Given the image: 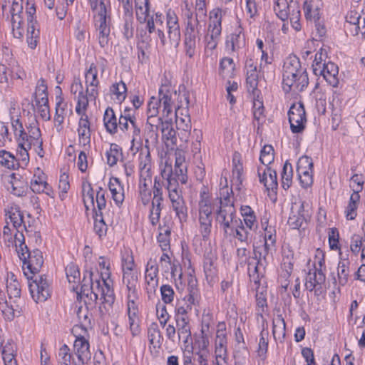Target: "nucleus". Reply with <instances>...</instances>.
Masks as SVG:
<instances>
[{"instance_id":"obj_48","label":"nucleus","mask_w":365,"mask_h":365,"mask_svg":"<svg viewBox=\"0 0 365 365\" xmlns=\"http://www.w3.org/2000/svg\"><path fill=\"white\" fill-rule=\"evenodd\" d=\"M91 9L96 14V18L98 19H106L110 18L108 14L107 7L103 0H89Z\"/></svg>"},{"instance_id":"obj_4","label":"nucleus","mask_w":365,"mask_h":365,"mask_svg":"<svg viewBox=\"0 0 365 365\" xmlns=\"http://www.w3.org/2000/svg\"><path fill=\"white\" fill-rule=\"evenodd\" d=\"M290 128L294 133H300L305 129L307 123L306 112L304 104L299 102L294 103L288 111Z\"/></svg>"},{"instance_id":"obj_20","label":"nucleus","mask_w":365,"mask_h":365,"mask_svg":"<svg viewBox=\"0 0 365 365\" xmlns=\"http://www.w3.org/2000/svg\"><path fill=\"white\" fill-rule=\"evenodd\" d=\"M78 90V101L76 107V112L77 114L82 116L83 114H86V110L88 106V95L85 94L83 91V85L80 80L75 81L71 85V92L76 93Z\"/></svg>"},{"instance_id":"obj_23","label":"nucleus","mask_w":365,"mask_h":365,"mask_svg":"<svg viewBox=\"0 0 365 365\" xmlns=\"http://www.w3.org/2000/svg\"><path fill=\"white\" fill-rule=\"evenodd\" d=\"M78 134L79 144L83 147L90 146L91 143V128L88 115L83 114L78 122Z\"/></svg>"},{"instance_id":"obj_15","label":"nucleus","mask_w":365,"mask_h":365,"mask_svg":"<svg viewBox=\"0 0 365 365\" xmlns=\"http://www.w3.org/2000/svg\"><path fill=\"white\" fill-rule=\"evenodd\" d=\"M217 257L212 252H208L204 255L203 268L206 280L212 284L216 281L217 277Z\"/></svg>"},{"instance_id":"obj_26","label":"nucleus","mask_w":365,"mask_h":365,"mask_svg":"<svg viewBox=\"0 0 365 365\" xmlns=\"http://www.w3.org/2000/svg\"><path fill=\"white\" fill-rule=\"evenodd\" d=\"M103 289H101V299H103V307H100V311L101 313H104L103 308L106 312H108L115 302V294L113 289L110 287L108 280L102 279Z\"/></svg>"},{"instance_id":"obj_7","label":"nucleus","mask_w":365,"mask_h":365,"mask_svg":"<svg viewBox=\"0 0 365 365\" xmlns=\"http://www.w3.org/2000/svg\"><path fill=\"white\" fill-rule=\"evenodd\" d=\"M258 176L259 182L264 185L270 199L275 202L277 200V193L278 188L277 172L269 167H267L261 173L260 168H258Z\"/></svg>"},{"instance_id":"obj_6","label":"nucleus","mask_w":365,"mask_h":365,"mask_svg":"<svg viewBox=\"0 0 365 365\" xmlns=\"http://www.w3.org/2000/svg\"><path fill=\"white\" fill-rule=\"evenodd\" d=\"M236 217V211L232 204H226L220 206L216 212V221L220 225L224 230L225 235L228 234V230H234V220Z\"/></svg>"},{"instance_id":"obj_42","label":"nucleus","mask_w":365,"mask_h":365,"mask_svg":"<svg viewBox=\"0 0 365 365\" xmlns=\"http://www.w3.org/2000/svg\"><path fill=\"white\" fill-rule=\"evenodd\" d=\"M289 7L290 4L287 0H274V11L278 18L283 21H286L290 14Z\"/></svg>"},{"instance_id":"obj_30","label":"nucleus","mask_w":365,"mask_h":365,"mask_svg":"<svg viewBox=\"0 0 365 365\" xmlns=\"http://www.w3.org/2000/svg\"><path fill=\"white\" fill-rule=\"evenodd\" d=\"M10 177L11 193L18 197L26 195L28 190L27 182L21 175H16V173H12Z\"/></svg>"},{"instance_id":"obj_1","label":"nucleus","mask_w":365,"mask_h":365,"mask_svg":"<svg viewBox=\"0 0 365 365\" xmlns=\"http://www.w3.org/2000/svg\"><path fill=\"white\" fill-rule=\"evenodd\" d=\"M309 84L308 73L302 68L299 58L296 56L287 58L283 66L282 88L285 93L292 89L303 91Z\"/></svg>"},{"instance_id":"obj_13","label":"nucleus","mask_w":365,"mask_h":365,"mask_svg":"<svg viewBox=\"0 0 365 365\" xmlns=\"http://www.w3.org/2000/svg\"><path fill=\"white\" fill-rule=\"evenodd\" d=\"M98 70L96 66L93 63L90 65L89 68L86 71L85 74L86 93L89 98L93 100L98 96V91L96 88L99 86V81L97 78Z\"/></svg>"},{"instance_id":"obj_46","label":"nucleus","mask_w":365,"mask_h":365,"mask_svg":"<svg viewBox=\"0 0 365 365\" xmlns=\"http://www.w3.org/2000/svg\"><path fill=\"white\" fill-rule=\"evenodd\" d=\"M199 231L204 240H207L210 237L212 230V217L199 216Z\"/></svg>"},{"instance_id":"obj_43","label":"nucleus","mask_w":365,"mask_h":365,"mask_svg":"<svg viewBox=\"0 0 365 365\" xmlns=\"http://www.w3.org/2000/svg\"><path fill=\"white\" fill-rule=\"evenodd\" d=\"M165 123L163 121L160 117L158 115L151 116L150 115H148L147 118V129L149 130L148 134L151 133L150 135V138L154 136L155 140L158 139V130L160 128H162V125Z\"/></svg>"},{"instance_id":"obj_62","label":"nucleus","mask_w":365,"mask_h":365,"mask_svg":"<svg viewBox=\"0 0 365 365\" xmlns=\"http://www.w3.org/2000/svg\"><path fill=\"white\" fill-rule=\"evenodd\" d=\"M68 178V175L65 173L60 175L58 188L60 190L59 197L61 200H64L70 188Z\"/></svg>"},{"instance_id":"obj_17","label":"nucleus","mask_w":365,"mask_h":365,"mask_svg":"<svg viewBox=\"0 0 365 365\" xmlns=\"http://www.w3.org/2000/svg\"><path fill=\"white\" fill-rule=\"evenodd\" d=\"M73 348L78 360L83 364L88 363L91 358L88 341L84 336H77L74 341Z\"/></svg>"},{"instance_id":"obj_2","label":"nucleus","mask_w":365,"mask_h":365,"mask_svg":"<svg viewBox=\"0 0 365 365\" xmlns=\"http://www.w3.org/2000/svg\"><path fill=\"white\" fill-rule=\"evenodd\" d=\"M27 279L31 295L36 303L45 302L50 297V286L45 275L28 276Z\"/></svg>"},{"instance_id":"obj_64","label":"nucleus","mask_w":365,"mask_h":365,"mask_svg":"<svg viewBox=\"0 0 365 365\" xmlns=\"http://www.w3.org/2000/svg\"><path fill=\"white\" fill-rule=\"evenodd\" d=\"M364 239L359 235H354L351 238V245L350 249L351 252L357 255L361 250L362 251V248L365 246L364 245Z\"/></svg>"},{"instance_id":"obj_41","label":"nucleus","mask_w":365,"mask_h":365,"mask_svg":"<svg viewBox=\"0 0 365 365\" xmlns=\"http://www.w3.org/2000/svg\"><path fill=\"white\" fill-rule=\"evenodd\" d=\"M272 334L275 339L283 340L286 336V323L282 314L273 319Z\"/></svg>"},{"instance_id":"obj_8","label":"nucleus","mask_w":365,"mask_h":365,"mask_svg":"<svg viewBox=\"0 0 365 365\" xmlns=\"http://www.w3.org/2000/svg\"><path fill=\"white\" fill-rule=\"evenodd\" d=\"M297 204L292 207L291 215L288 219V225L293 229H299L303 225V223H307L311 217L308 209L309 204L305 201L300 202V205L295 207Z\"/></svg>"},{"instance_id":"obj_33","label":"nucleus","mask_w":365,"mask_h":365,"mask_svg":"<svg viewBox=\"0 0 365 365\" xmlns=\"http://www.w3.org/2000/svg\"><path fill=\"white\" fill-rule=\"evenodd\" d=\"M338 74V66L335 63L329 61L325 66L324 73L322 74V76L330 86L336 87L339 84Z\"/></svg>"},{"instance_id":"obj_47","label":"nucleus","mask_w":365,"mask_h":365,"mask_svg":"<svg viewBox=\"0 0 365 365\" xmlns=\"http://www.w3.org/2000/svg\"><path fill=\"white\" fill-rule=\"evenodd\" d=\"M40 38V31L36 29V24H28L27 38L28 46L31 49H35L38 45Z\"/></svg>"},{"instance_id":"obj_18","label":"nucleus","mask_w":365,"mask_h":365,"mask_svg":"<svg viewBox=\"0 0 365 365\" xmlns=\"http://www.w3.org/2000/svg\"><path fill=\"white\" fill-rule=\"evenodd\" d=\"M5 216L9 218L14 228L16 230L23 227L26 230L24 223V217L19 205L15 203L8 204L4 208Z\"/></svg>"},{"instance_id":"obj_49","label":"nucleus","mask_w":365,"mask_h":365,"mask_svg":"<svg viewBox=\"0 0 365 365\" xmlns=\"http://www.w3.org/2000/svg\"><path fill=\"white\" fill-rule=\"evenodd\" d=\"M172 207L180 222H186L187 220V207L185 200L171 202Z\"/></svg>"},{"instance_id":"obj_32","label":"nucleus","mask_w":365,"mask_h":365,"mask_svg":"<svg viewBox=\"0 0 365 365\" xmlns=\"http://www.w3.org/2000/svg\"><path fill=\"white\" fill-rule=\"evenodd\" d=\"M46 175L40 168H37L33 178L31 181L30 187L34 192L41 193L48 187V183L46 180Z\"/></svg>"},{"instance_id":"obj_22","label":"nucleus","mask_w":365,"mask_h":365,"mask_svg":"<svg viewBox=\"0 0 365 365\" xmlns=\"http://www.w3.org/2000/svg\"><path fill=\"white\" fill-rule=\"evenodd\" d=\"M245 46V37L242 31L238 29L228 35L225 41V47L227 51L235 52Z\"/></svg>"},{"instance_id":"obj_24","label":"nucleus","mask_w":365,"mask_h":365,"mask_svg":"<svg viewBox=\"0 0 365 365\" xmlns=\"http://www.w3.org/2000/svg\"><path fill=\"white\" fill-rule=\"evenodd\" d=\"M152 182L151 175H146L143 176V174H140L139 180V196L141 202L143 205H148L151 199V190H150V185Z\"/></svg>"},{"instance_id":"obj_37","label":"nucleus","mask_w":365,"mask_h":365,"mask_svg":"<svg viewBox=\"0 0 365 365\" xmlns=\"http://www.w3.org/2000/svg\"><path fill=\"white\" fill-rule=\"evenodd\" d=\"M82 197L86 210H89L90 206L93 210L96 209L95 207L94 190L92 185L88 182H84L82 185Z\"/></svg>"},{"instance_id":"obj_3","label":"nucleus","mask_w":365,"mask_h":365,"mask_svg":"<svg viewBox=\"0 0 365 365\" xmlns=\"http://www.w3.org/2000/svg\"><path fill=\"white\" fill-rule=\"evenodd\" d=\"M227 10H222L220 8H215L210 12V17L212 24L209 27L212 28L210 31V39H207L206 48L210 50L216 48L219 37L222 31V19L225 15Z\"/></svg>"},{"instance_id":"obj_12","label":"nucleus","mask_w":365,"mask_h":365,"mask_svg":"<svg viewBox=\"0 0 365 365\" xmlns=\"http://www.w3.org/2000/svg\"><path fill=\"white\" fill-rule=\"evenodd\" d=\"M158 266L155 262L150 259L146 265L145 279L146 283V292L148 298L155 294L158 286Z\"/></svg>"},{"instance_id":"obj_38","label":"nucleus","mask_w":365,"mask_h":365,"mask_svg":"<svg viewBox=\"0 0 365 365\" xmlns=\"http://www.w3.org/2000/svg\"><path fill=\"white\" fill-rule=\"evenodd\" d=\"M148 338L150 345L154 348L161 346L163 338L156 322H153L148 328Z\"/></svg>"},{"instance_id":"obj_51","label":"nucleus","mask_w":365,"mask_h":365,"mask_svg":"<svg viewBox=\"0 0 365 365\" xmlns=\"http://www.w3.org/2000/svg\"><path fill=\"white\" fill-rule=\"evenodd\" d=\"M111 94L115 96L116 100L121 103L126 98L127 87L123 81L113 83L110 88Z\"/></svg>"},{"instance_id":"obj_35","label":"nucleus","mask_w":365,"mask_h":365,"mask_svg":"<svg viewBox=\"0 0 365 365\" xmlns=\"http://www.w3.org/2000/svg\"><path fill=\"white\" fill-rule=\"evenodd\" d=\"M139 167L141 172L140 174H143V176L148 174L150 175L151 156L150 148L148 145H145V148H141L139 155Z\"/></svg>"},{"instance_id":"obj_57","label":"nucleus","mask_w":365,"mask_h":365,"mask_svg":"<svg viewBox=\"0 0 365 365\" xmlns=\"http://www.w3.org/2000/svg\"><path fill=\"white\" fill-rule=\"evenodd\" d=\"M274 160V148L271 145H265L260 152V162L268 167Z\"/></svg>"},{"instance_id":"obj_39","label":"nucleus","mask_w":365,"mask_h":365,"mask_svg":"<svg viewBox=\"0 0 365 365\" xmlns=\"http://www.w3.org/2000/svg\"><path fill=\"white\" fill-rule=\"evenodd\" d=\"M93 217L94 219V231L96 234L100 238L106 236L108 226L104 221L103 212H98L96 209H93Z\"/></svg>"},{"instance_id":"obj_11","label":"nucleus","mask_w":365,"mask_h":365,"mask_svg":"<svg viewBox=\"0 0 365 365\" xmlns=\"http://www.w3.org/2000/svg\"><path fill=\"white\" fill-rule=\"evenodd\" d=\"M5 304L6 307L2 309V314L4 319L9 322L21 317L25 310V302L21 297L9 298V301Z\"/></svg>"},{"instance_id":"obj_9","label":"nucleus","mask_w":365,"mask_h":365,"mask_svg":"<svg viewBox=\"0 0 365 365\" xmlns=\"http://www.w3.org/2000/svg\"><path fill=\"white\" fill-rule=\"evenodd\" d=\"M199 26V21L197 19V14H196L195 24L187 22V26L185 31V48L186 55L190 58L194 56L196 48L197 38H198L199 31L197 26Z\"/></svg>"},{"instance_id":"obj_52","label":"nucleus","mask_w":365,"mask_h":365,"mask_svg":"<svg viewBox=\"0 0 365 365\" xmlns=\"http://www.w3.org/2000/svg\"><path fill=\"white\" fill-rule=\"evenodd\" d=\"M122 154V149L118 144H110V150L106 153L107 164L110 167L114 166L118 162V157Z\"/></svg>"},{"instance_id":"obj_29","label":"nucleus","mask_w":365,"mask_h":365,"mask_svg":"<svg viewBox=\"0 0 365 365\" xmlns=\"http://www.w3.org/2000/svg\"><path fill=\"white\" fill-rule=\"evenodd\" d=\"M261 69L257 71V68L249 69L247 71L246 83L249 93H251L255 97L259 98L260 91L258 89L259 73Z\"/></svg>"},{"instance_id":"obj_50","label":"nucleus","mask_w":365,"mask_h":365,"mask_svg":"<svg viewBox=\"0 0 365 365\" xmlns=\"http://www.w3.org/2000/svg\"><path fill=\"white\" fill-rule=\"evenodd\" d=\"M282 187L286 190H288L292 182L293 170L292 164L286 161L282 172Z\"/></svg>"},{"instance_id":"obj_19","label":"nucleus","mask_w":365,"mask_h":365,"mask_svg":"<svg viewBox=\"0 0 365 365\" xmlns=\"http://www.w3.org/2000/svg\"><path fill=\"white\" fill-rule=\"evenodd\" d=\"M43 262V253L38 249H34L26 255V265L30 274L33 275L40 271Z\"/></svg>"},{"instance_id":"obj_40","label":"nucleus","mask_w":365,"mask_h":365,"mask_svg":"<svg viewBox=\"0 0 365 365\" xmlns=\"http://www.w3.org/2000/svg\"><path fill=\"white\" fill-rule=\"evenodd\" d=\"M349 265L350 262L346 258H341L338 264L337 276L339 284L341 286H344L348 282L350 272Z\"/></svg>"},{"instance_id":"obj_61","label":"nucleus","mask_w":365,"mask_h":365,"mask_svg":"<svg viewBox=\"0 0 365 365\" xmlns=\"http://www.w3.org/2000/svg\"><path fill=\"white\" fill-rule=\"evenodd\" d=\"M66 274L69 283H76L80 279V271L78 267L74 263L68 264L66 269Z\"/></svg>"},{"instance_id":"obj_27","label":"nucleus","mask_w":365,"mask_h":365,"mask_svg":"<svg viewBox=\"0 0 365 365\" xmlns=\"http://www.w3.org/2000/svg\"><path fill=\"white\" fill-rule=\"evenodd\" d=\"M96 26L99 31V43L105 47L108 43L110 33V18L96 19Z\"/></svg>"},{"instance_id":"obj_31","label":"nucleus","mask_w":365,"mask_h":365,"mask_svg":"<svg viewBox=\"0 0 365 365\" xmlns=\"http://www.w3.org/2000/svg\"><path fill=\"white\" fill-rule=\"evenodd\" d=\"M256 259L257 260V262H248V273L254 282L257 284L259 283V277L263 276L265 267L268 263L259 259Z\"/></svg>"},{"instance_id":"obj_5","label":"nucleus","mask_w":365,"mask_h":365,"mask_svg":"<svg viewBox=\"0 0 365 365\" xmlns=\"http://www.w3.org/2000/svg\"><path fill=\"white\" fill-rule=\"evenodd\" d=\"M162 178L166 180L165 188L168 192V197L170 202L183 200L182 190L179 189V182L173 176V168L171 165H166L161 171Z\"/></svg>"},{"instance_id":"obj_59","label":"nucleus","mask_w":365,"mask_h":365,"mask_svg":"<svg viewBox=\"0 0 365 365\" xmlns=\"http://www.w3.org/2000/svg\"><path fill=\"white\" fill-rule=\"evenodd\" d=\"M209 346V339L207 335L205 333L203 329L201 330V334L195 341V346L197 349V353L210 352L207 347Z\"/></svg>"},{"instance_id":"obj_56","label":"nucleus","mask_w":365,"mask_h":365,"mask_svg":"<svg viewBox=\"0 0 365 365\" xmlns=\"http://www.w3.org/2000/svg\"><path fill=\"white\" fill-rule=\"evenodd\" d=\"M163 139L170 140L173 144L177 143L176 131L173 128V125L168 121H165L160 128Z\"/></svg>"},{"instance_id":"obj_54","label":"nucleus","mask_w":365,"mask_h":365,"mask_svg":"<svg viewBox=\"0 0 365 365\" xmlns=\"http://www.w3.org/2000/svg\"><path fill=\"white\" fill-rule=\"evenodd\" d=\"M235 341L237 342L236 346H238V350L236 351L235 356L240 357V354L244 357L249 356V351L245 346L242 332L239 327L235 330Z\"/></svg>"},{"instance_id":"obj_14","label":"nucleus","mask_w":365,"mask_h":365,"mask_svg":"<svg viewBox=\"0 0 365 365\" xmlns=\"http://www.w3.org/2000/svg\"><path fill=\"white\" fill-rule=\"evenodd\" d=\"M326 281V274L324 272L310 269L306 277L305 287L309 292L314 290L315 294L322 289V284Z\"/></svg>"},{"instance_id":"obj_44","label":"nucleus","mask_w":365,"mask_h":365,"mask_svg":"<svg viewBox=\"0 0 365 365\" xmlns=\"http://www.w3.org/2000/svg\"><path fill=\"white\" fill-rule=\"evenodd\" d=\"M254 255L255 259H259L262 261L269 264V262L272 259V254L273 251H275L269 245H264L261 247H255L254 246Z\"/></svg>"},{"instance_id":"obj_53","label":"nucleus","mask_w":365,"mask_h":365,"mask_svg":"<svg viewBox=\"0 0 365 365\" xmlns=\"http://www.w3.org/2000/svg\"><path fill=\"white\" fill-rule=\"evenodd\" d=\"M139 0H135L136 18L140 23H145L149 17V1L144 0V6L139 4ZM143 4V2H140Z\"/></svg>"},{"instance_id":"obj_16","label":"nucleus","mask_w":365,"mask_h":365,"mask_svg":"<svg viewBox=\"0 0 365 365\" xmlns=\"http://www.w3.org/2000/svg\"><path fill=\"white\" fill-rule=\"evenodd\" d=\"M175 167L173 170V176L182 184H186L187 182V165L183 151L176 150L175 152Z\"/></svg>"},{"instance_id":"obj_45","label":"nucleus","mask_w":365,"mask_h":365,"mask_svg":"<svg viewBox=\"0 0 365 365\" xmlns=\"http://www.w3.org/2000/svg\"><path fill=\"white\" fill-rule=\"evenodd\" d=\"M0 165L8 169L15 170L19 167V163L9 152L0 151Z\"/></svg>"},{"instance_id":"obj_55","label":"nucleus","mask_w":365,"mask_h":365,"mask_svg":"<svg viewBox=\"0 0 365 365\" xmlns=\"http://www.w3.org/2000/svg\"><path fill=\"white\" fill-rule=\"evenodd\" d=\"M303 9L304 11V16L307 20H313L315 23L319 20V9L317 6L314 8L312 1H304Z\"/></svg>"},{"instance_id":"obj_60","label":"nucleus","mask_w":365,"mask_h":365,"mask_svg":"<svg viewBox=\"0 0 365 365\" xmlns=\"http://www.w3.org/2000/svg\"><path fill=\"white\" fill-rule=\"evenodd\" d=\"M11 277L10 281H7L6 290L9 298L21 297V286L19 282Z\"/></svg>"},{"instance_id":"obj_28","label":"nucleus","mask_w":365,"mask_h":365,"mask_svg":"<svg viewBox=\"0 0 365 365\" xmlns=\"http://www.w3.org/2000/svg\"><path fill=\"white\" fill-rule=\"evenodd\" d=\"M176 323V329L178 332V339L180 341L182 339L185 344L188 343L192 339L191 331L189 318H178L175 319Z\"/></svg>"},{"instance_id":"obj_10","label":"nucleus","mask_w":365,"mask_h":365,"mask_svg":"<svg viewBox=\"0 0 365 365\" xmlns=\"http://www.w3.org/2000/svg\"><path fill=\"white\" fill-rule=\"evenodd\" d=\"M13 35L21 38L24 35L23 6L21 0H14L11 10Z\"/></svg>"},{"instance_id":"obj_58","label":"nucleus","mask_w":365,"mask_h":365,"mask_svg":"<svg viewBox=\"0 0 365 365\" xmlns=\"http://www.w3.org/2000/svg\"><path fill=\"white\" fill-rule=\"evenodd\" d=\"M74 359L70 353V349L66 344H63L58 350V362L60 365H71Z\"/></svg>"},{"instance_id":"obj_21","label":"nucleus","mask_w":365,"mask_h":365,"mask_svg":"<svg viewBox=\"0 0 365 365\" xmlns=\"http://www.w3.org/2000/svg\"><path fill=\"white\" fill-rule=\"evenodd\" d=\"M173 91L168 85L163 84L158 92L159 101L163 106V113L165 116H168L173 111V101L172 99Z\"/></svg>"},{"instance_id":"obj_36","label":"nucleus","mask_w":365,"mask_h":365,"mask_svg":"<svg viewBox=\"0 0 365 365\" xmlns=\"http://www.w3.org/2000/svg\"><path fill=\"white\" fill-rule=\"evenodd\" d=\"M199 216L212 217V205L205 191L200 192V199L198 202Z\"/></svg>"},{"instance_id":"obj_63","label":"nucleus","mask_w":365,"mask_h":365,"mask_svg":"<svg viewBox=\"0 0 365 365\" xmlns=\"http://www.w3.org/2000/svg\"><path fill=\"white\" fill-rule=\"evenodd\" d=\"M161 298L165 304H170L174 299L175 292L169 284H163L160 287Z\"/></svg>"},{"instance_id":"obj_25","label":"nucleus","mask_w":365,"mask_h":365,"mask_svg":"<svg viewBox=\"0 0 365 365\" xmlns=\"http://www.w3.org/2000/svg\"><path fill=\"white\" fill-rule=\"evenodd\" d=\"M93 272H89V279L87 280L86 277H83V279L81 282L80 291H78V287H73V290L78 294V297L85 296L88 298H90L91 300L96 302L98 299V293L93 292Z\"/></svg>"},{"instance_id":"obj_34","label":"nucleus","mask_w":365,"mask_h":365,"mask_svg":"<svg viewBox=\"0 0 365 365\" xmlns=\"http://www.w3.org/2000/svg\"><path fill=\"white\" fill-rule=\"evenodd\" d=\"M103 123L106 130L111 135H114L118 132V122L113 109L108 107L103 115Z\"/></svg>"}]
</instances>
